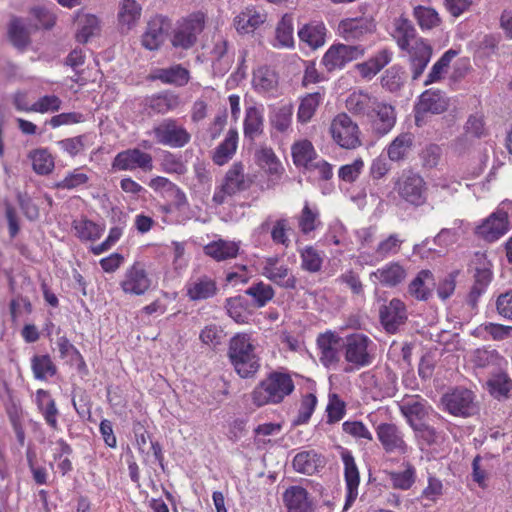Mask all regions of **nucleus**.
<instances>
[{
	"label": "nucleus",
	"instance_id": "obj_1",
	"mask_svg": "<svg viewBox=\"0 0 512 512\" xmlns=\"http://www.w3.org/2000/svg\"><path fill=\"white\" fill-rule=\"evenodd\" d=\"M228 357L241 378L253 377L260 368L259 357L248 334L239 333L230 339Z\"/></svg>",
	"mask_w": 512,
	"mask_h": 512
},
{
	"label": "nucleus",
	"instance_id": "obj_2",
	"mask_svg": "<svg viewBox=\"0 0 512 512\" xmlns=\"http://www.w3.org/2000/svg\"><path fill=\"white\" fill-rule=\"evenodd\" d=\"M291 376L282 372H271L252 392L253 403L258 406L281 403L294 390Z\"/></svg>",
	"mask_w": 512,
	"mask_h": 512
},
{
	"label": "nucleus",
	"instance_id": "obj_3",
	"mask_svg": "<svg viewBox=\"0 0 512 512\" xmlns=\"http://www.w3.org/2000/svg\"><path fill=\"white\" fill-rule=\"evenodd\" d=\"M398 31L402 34L398 39V45L402 50L409 51L412 79L417 80L430 61L432 47L422 40H415L414 44L410 45V40L415 38V29L407 20H403Z\"/></svg>",
	"mask_w": 512,
	"mask_h": 512
},
{
	"label": "nucleus",
	"instance_id": "obj_4",
	"mask_svg": "<svg viewBox=\"0 0 512 512\" xmlns=\"http://www.w3.org/2000/svg\"><path fill=\"white\" fill-rule=\"evenodd\" d=\"M204 25L205 17L203 13L191 14L178 23L171 40L172 45L182 49L191 48L195 45L198 35L202 33Z\"/></svg>",
	"mask_w": 512,
	"mask_h": 512
},
{
	"label": "nucleus",
	"instance_id": "obj_5",
	"mask_svg": "<svg viewBox=\"0 0 512 512\" xmlns=\"http://www.w3.org/2000/svg\"><path fill=\"white\" fill-rule=\"evenodd\" d=\"M474 393L465 388H456L442 396L441 402L445 409L454 416L470 417L479 411L478 404L474 400Z\"/></svg>",
	"mask_w": 512,
	"mask_h": 512
},
{
	"label": "nucleus",
	"instance_id": "obj_6",
	"mask_svg": "<svg viewBox=\"0 0 512 512\" xmlns=\"http://www.w3.org/2000/svg\"><path fill=\"white\" fill-rule=\"evenodd\" d=\"M370 344L372 341L364 334L348 335L343 344L345 360L357 367L369 366L373 362V356L369 352Z\"/></svg>",
	"mask_w": 512,
	"mask_h": 512
},
{
	"label": "nucleus",
	"instance_id": "obj_7",
	"mask_svg": "<svg viewBox=\"0 0 512 512\" xmlns=\"http://www.w3.org/2000/svg\"><path fill=\"white\" fill-rule=\"evenodd\" d=\"M396 190L405 201L419 206L424 203L425 182L423 178L411 170L403 171L396 182Z\"/></svg>",
	"mask_w": 512,
	"mask_h": 512
},
{
	"label": "nucleus",
	"instance_id": "obj_8",
	"mask_svg": "<svg viewBox=\"0 0 512 512\" xmlns=\"http://www.w3.org/2000/svg\"><path fill=\"white\" fill-rule=\"evenodd\" d=\"M333 139L343 148L353 149L360 145L359 128L347 114H339L331 125Z\"/></svg>",
	"mask_w": 512,
	"mask_h": 512
},
{
	"label": "nucleus",
	"instance_id": "obj_9",
	"mask_svg": "<svg viewBox=\"0 0 512 512\" xmlns=\"http://www.w3.org/2000/svg\"><path fill=\"white\" fill-rule=\"evenodd\" d=\"M157 142L171 147L181 148L190 141V134L185 128L177 126L172 119L164 120L153 129Z\"/></svg>",
	"mask_w": 512,
	"mask_h": 512
},
{
	"label": "nucleus",
	"instance_id": "obj_10",
	"mask_svg": "<svg viewBox=\"0 0 512 512\" xmlns=\"http://www.w3.org/2000/svg\"><path fill=\"white\" fill-rule=\"evenodd\" d=\"M172 27L168 17L157 15L147 23V28L142 35V45L148 50H157L165 41Z\"/></svg>",
	"mask_w": 512,
	"mask_h": 512
},
{
	"label": "nucleus",
	"instance_id": "obj_11",
	"mask_svg": "<svg viewBox=\"0 0 512 512\" xmlns=\"http://www.w3.org/2000/svg\"><path fill=\"white\" fill-rule=\"evenodd\" d=\"M112 167L118 170H134L140 168L143 171H151L153 168L152 156L138 148L127 149L115 156Z\"/></svg>",
	"mask_w": 512,
	"mask_h": 512
},
{
	"label": "nucleus",
	"instance_id": "obj_12",
	"mask_svg": "<svg viewBox=\"0 0 512 512\" xmlns=\"http://www.w3.org/2000/svg\"><path fill=\"white\" fill-rule=\"evenodd\" d=\"M368 118L371 121L372 130L378 136L387 134L396 123V113L392 105L376 101Z\"/></svg>",
	"mask_w": 512,
	"mask_h": 512
},
{
	"label": "nucleus",
	"instance_id": "obj_13",
	"mask_svg": "<svg viewBox=\"0 0 512 512\" xmlns=\"http://www.w3.org/2000/svg\"><path fill=\"white\" fill-rule=\"evenodd\" d=\"M381 324L388 333H395L400 325L407 320L405 304L398 298H393L389 304L379 309Z\"/></svg>",
	"mask_w": 512,
	"mask_h": 512
},
{
	"label": "nucleus",
	"instance_id": "obj_14",
	"mask_svg": "<svg viewBox=\"0 0 512 512\" xmlns=\"http://www.w3.org/2000/svg\"><path fill=\"white\" fill-rule=\"evenodd\" d=\"M508 215L505 211L492 213L481 225L477 227V234L484 240L493 242L508 230Z\"/></svg>",
	"mask_w": 512,
	"mask_h": 512
},
{
	"label": "nucleus",
	"instance_id": "obj_15",
	"mask_svg": "<svg viewBox=\"0 0 512 512\" xmlns=\"http://www.w3.org/2000/svg\"><path fill=\"white\" fill-rule=\"evenodd\" d=\"M339 30L347 40L361 39L375 30V23L371 17L347 18L339 23Z\"/></svg>",
	"mask_w": 512,
	"mask_h": 512
},
{
	"label": "nucleus",
	"instance_id": "obj_16",
	"mask_svg": "<svg viewBox=\"0 0 512 512\" xmlns=\"http://www.w3.org/2000/svg\"><path fill=\"white\" fill-rule=\"evenodd\" d=\"M377 436L386 452H406V443L395 424H380L377 427Z\"/></svg>",
	"mask_w": 512,
	"mask_h": 512
},
{
	"label": "nucleus",
	"instance_id": "obj_17",
	"mask_svg": "<svg viewBox=\"0 0 512 512\" xmlns=\"http://www.w3.org/2000/svg\"><path fill=\"white\" fill-rule=\"evenodd\" d=\"M150 284L145 269L139 263H135L127 271L126 279L121 283V286L126 293L142 295L149 289Z\"/></svg>",
	"mask_w": 512,
	"mask_h": 512
},
{
	"label": "nucleus",
	"instance_id": "obj_18",
	"mask_svg": "<svg viewBox=\"0 0 512 512\" xmlns=\"http://www.w3.org/2000/svg\"><path fill=\"white\" fill-rule=\"evenodd\" d=\"M288 512H312L313 504L308 492L301 486H291L283 494Z\"/></svg>",
	"mask_w": 512,
	"mask_h": 512
},
{
	"label": "nucleus",
	"instance_id": "obj_19",
	"mask_svg": "<svg viewBox=\"0 0 512 512\" xmlns=\"http://www.w3.org/2000/svg\"><path fill=\"white\" fill-rule=\"evenodd\" d=\"M449 99L439 90H426L420 96L417 111L441 114L448 109Z\"/></svg>",
	"mask_w": 512,
	"mask_h": 512
},
{
	"label": "nucleus",
	"instance_id": "obj_20",
	"mask_svg": "<svg viewBox=\"0 0 512 512\" xmlns=\"http://www.w3.org/2000/svg\"><path fill=\"white\" fill-rule=\"evenodd\" d=\"M341 338L332 332L319 335L317 344L321 350L320 360L326 367L339 361L338 346Z\"/></svg>",
	"mask_w": 512,
	"mask_h": 512
},
{
	"label": "nucleus",
	"instance_id": "obj_21",
	"mask_svg": "<svg viewBox=\"0 0 512 512\" xmlns=\"http://www.w3.org/2000/svg\"><path fill=\"white\" fill-rule=\"evenodd\" d=\"M435 279L430 270H421L408 286V292L417 300L426 301L432 294Z\"/></svg>",
	"mask_w": 512,
	"mask_h": 512
},
{
	"label": "nucleus",
	"instance_id": "obj_22",
	"mask_svg": "<svg viewBox=\"0 0 512 512\" xmlns=\"http://www.w3.org/2000/svg\"><path fill=\"white\" fill-rule=\"evenodd\" d=\"M217 291L216 282L207 276H202L188 286L187 296L192 301H198L213 297Z\"/></svg>",
	"mask_w": 512,
	"mask_h": 512
},
{
	"label": "nucleus",
	"instance_id": "obj_23",
	"mask_svg": "<svg viewBox=\"0 0 512 512\" xmlns=\"http://www.w3.org/2000/svg\"><path fill=\"white\" fill-rule=\"evenodd\" d=\"M378 99L362 91L352 93L346 100V108L354 115L369 116Z\"/></svg>",
	"mask_w": 512,
	"mask_h": 512
},
{
	"label": "nucleus",
	"instance_id": "obj_24",
	"mask_svg": "<svg viewBox=\"0 0 512 512\" xmlns=\"http://www.w3.org/2000/svg\"><path fill=\"white\" fill-rule=\"evenodd\" d=\"M223 185L229 196L249 188V183L245 181L244 167L241 162L234 163L228 170Z\"/></svg>",
	"mask_w": 512,
	"mask_h": 512
},
{
	"label": "nucleus",
	"instance_id": "obj_25",
	"mask_svg": "<svg viewBox=\"0 0 512 512\" xmlns=\"http://www.w3.org/2000/svg\"><path fill=\"white\" fill-rule=\"evenodd\" d=\"M166 84L184 86L189 82L190 73L181 65H174L169 68L158 69L152 77Z\"/></svg>",
	"mask_w": 512,
	"mask_h": 512
},
{
	"label": "nucleus",
	"instance_id": "obj_26",
	"mask_svg": "<svg viewBox=\"0 0 512 512\" xmlns=\"http://www.w3.org/2000/svg\"><path fill=\"white\" fill-rule=\"evenodd\" d=\"M238 133L235 129H230L224 141L216 148L213 154V161L215 164L222 166L226 164L237 149Z\"/></svg>",
	"mask_w": 512,
	"mask_h": 512
},
{
	"label": "nucleus",
	"instance_id": "obj_27",
	"mask_svg": "<svg viewBox=\"0 0 512 512\" xmlns=\"http://www.w3.org/2000/svg\"><path fill=\"white\" fill-rule=\"evenodd\" d=\"M238 250L239 247L235 242L225 241L222 239L214 241L204 247L205 254L217 261L236 257Z\"/></svg>",
	"mask_w": 512,
	"mask_h": 512
},
{
	"label": "nucleus",
	"instance_id": "obj_28",
	"mask_svg": "<svg viewBox=\"0 0 512 512\" xmlns=\"http://www.w3.org/2000/svg\"><path fill=\"white\" fill-rule=\"evenodd\" d=\"M371 276L376 277L383 285L396 286L406 277L405 269L398 263H391L382 269L373 272Z\"/></svg>",
	"mask_w": 512,
	"mask_h": 512
},
{
	"label": "nucleus",
	"instance_id": "obj_29",
	"mask_svg": "<svg viewBox=\"0 0 512 512\" xmlns=\"http://www.w3.org/2000/svg\"><path fill=\"white\" fill-rule=\"evenodd\" d=\"M322 460L320 455L314 451H303L293 459V467L297 472L312 475L321 466Z\"/></svg>",
	"mask_w": 512,
	"mask_h": 512
},
{
	"label": "nucleus",
	"instance_id": "obj_30",
	"mask_svg": "<svg viewBox=\"0 0 512 512\" xmlns=\"http://www.w3.org/2000/svg\"><path fill=\"white\" fill-rule=\"evenodd\" d=\"M141 6L136 0H122L118 13V21L122 28L130 30L141 15Z\"/></svg>",
	"mask_w": 512,
	"mask_h": 512
},
{
	"label": "nucleus",
	"instance_id": "obj_31",
	"mask_svg": "<svg viewBox=\"0 0 512 512\" xmlns=\"http://www.w3.org/2000/svg\"><path fill=\"white\" fill-rule=\"evenodd\" d=\"M414 136L411 133H402L398 135L389 145L387 153L392 161L403 160L411 150Z\"/></svg>",
	"mask_w": 512,
	"mask_h": 512
},
{
	"label": "nucleus",
	"instance_id": "obj_32",
	"mask_svg": "<svg viewBox=\"0 0 512 512\" xmlns=\"http://www.w3.org/2000/svg\"><path fill=\"white\" fill-rule=\"evenodd\" d=\"M225 308L228 315L237 323H247L250 312L248 300L241 295L226 299Z\"/></svg>",
	"mask_w": 512,
	"mask_h": 512
},
{
	"label": "nucleus",
	"instance_id": "obj_33",
	"mask_svg": "<svg viewBox=\"0 0 512 512\" xmlns=\"http://www.w3.org/2000/svg\"><path fill=\"white\" fill-rule=\"evenodd\" d=\"M8 36L11 43L23 50L30 44V31L24 26L20 18L14 17L9 24Z\"/></svg>",
	"mask_w": 512,
	"mask_h": 512
},
{
	"label": "nucleus",
	"instance_id": "obj_34",
	"mask_svg": "<svg viewBox=\"0 0 512 512\" xmlns=\"http://www.w3.org/2000/svg\"><path fill=\"white\" fill-rule=\"evenodd\" d=\"M263 275L277 285L286 289H295L297 279L293 275H289V269L284 266L263 268Z\"/></svg>",
	"mask_w": 512,
	"mask_h": 512
},
{
	"label": "nucleus",
	"instance_id": "obj_35",
	"mask_svg": "<svg viewBox=\"0 0 512 512\" xmlns=\"http://www.w3.org/2000/svg\"><path fill=\"white\" fill-rule=\"evenodd\" d=\"M315 156L314 147L308 140L297 142L292 146V157L296 166L313 167L312 160Z\"/></svg>",
	"mask_w": 512,
	"mask_h": 512
},
{
	"label": "nucleus",
	"instance_id": "obj_36",
	"mask_svg": "<svg viewBox=\"0 0 512 512\" xmlns=\"http://www.w3.org/2000/svg\"><path fill=\"white\" fill-rule=\"evenodd\" d=\"M180 101L178 95L164 92L148 99V106L155 112L165 114L178 107Z\"/></svg>",
	"mask_w": 512,
	"mask_h": 512
},
{
	"label": "nucleus",
	"instance_id": "obj_37",
	"mask_svg": "<svg viewBox=\"0 0 512 512\" xmlns=\"http://www.w3.org/2000/svg\"><path fill=\"white\" fill-rule=\"evenodd\" d=\"M301 41L316 49L324 44L325 28L323 25H305L298 32Z\"/></svg>",
	"mask_w": 512,
	"mask_h": 512
},
{
	"label": "nucleus",
	"instance_id": "obj_38",
	"mask_svg": "<svg viewBox=\"0 0 512 512\" xmlns=\"http://www.w3.org/2000/svg\"><path fill=\"white\" fill-rule=\"evenodd\" d=\"M256 158L259 165L270 175L279 176L281 174L282 165L271 148H261L256 152Z\"/></svg>",
	"mask_w": 512,
	"mask_h": 512
},
{
	"label": "nucleus",
	"instance_id": "obj_39",
	"mask_svg": "<svg viewBox=\"0 0 512 512\" xmlns=\"http://www.w3.org/2000/svg\"><path fill=\"white\" fill-rule=\"evenodd\" d=\"M263 132V117L256 107H250L246 112L244 121V134L253 140L256 135Z\"/></svg>",
	"mask_w": 512,
	"mask_h": 512
},
{
	"label": "nucleus",
	"instance_id": "obj_40",
	"mask_svg": "<svg viewBox=\"0 0 512 512\" xmlns=\"http://www.w3.org/2000/svg\"><path fill=\"white\" fill-rule=\"evenodd\" d=\"M278 84L275 71L268 67H260L254 72L253 85L256 89L270 91Z\"/></svg>",
	"mask_w": 512,
	"mask_h": 512
},
{
	"label": "nucleus",
	"instance_id": "obj_41",
	"mask_svg": "<svg viewBox=\"0 0 512 512\" xmlns=\"http://www.w3.org/2000/svg\"><path fill=\"white\" fill-rule=\"evenodd\" d=\"M33 170L41 175L49 174L54 168V160L47 149H36L30 153Z\"/></svg>",
	"mask_w": 512,
	"mask_h": 512
},
{
	"label": "nucleus",
	"instance_id": "obj_42",
	"mask_svg": "<svg viewBox=\"0 0 512 512\" xmlns=\"http://www.w3.org/2000/svg\"><path fill=\"white\" fill-rule=\"evenodd\" d=\"M414 16L422 29H432L439 26L441 23L438 13L430 7L421 5L415 7Z\"/></svg>",
	"mask_w": 512,
	"mask_h": 512
},
{
	"label": "nucleus",
	"instance_id": "obj_43",
	"mask_svg": "<svg viewBox=\"0 0 512 512\" xmlns=\"http://www.w3.org/2000/svg\"><path fill=\"white\" fill-rule=\"evenodd\" d=\"M246 295L254 299L255 306L263 307L274 297V290L270 285L258 282L245 291Z\"/></svg>",
	"mask_w": 512,
	"mask_h": 512
},
{
	"label": "nucleus",
	"instance_id": "obj_44",
	"mask_svg": "<svg viewBox=\"0 0 512 512\" xmlns=\"http://www.w3.org/2000/svg\"><path fill=\"white\" fill-rule=\"evenodd\" d=\"M32 370L36 379L44 380L47 375L53 376L56 373V366L49 355H35L32 358Z\"/></svg>",
	"mask_w": 512,
	"mask_h": 512
},
{
	"label": "nucleus",
	"instance_id": "obj_45",
	"mask_svg": "<svg viewBox=\"0 0 512 512\" xmlns=\"http://www.w3.org/2000/svg\"><path fill=\"white\" fill-rule=\"evenodd\" d=\"M404 82L405 72L398 66H392L387 69L381 79L382 86L387 88L390 92L400 90Z\"/></svg>",
	"mask_w": 512,
	"mask_h": 512
},
{
	"label": "nucleus",
	"instance_id": "obj_46",
	"mask_svg": "<svg viewBox=\"0 0 512 512\" xmlns=\"http://www.w3.org/2000/svg\"><path fill=\"white\" fill-rule=\"evenodd\" d=\"M327 423L332 424L340 421L346 413V403L336 393L329 395V402L326 408Z\"/></svg>",
	"mask_w": 512,
	"mask_h": 512
},
{
	"label": "nucleus",
	"instance_id": "obj_47",
	"mask_svg": "<svg viewBox=\"0 0 512 512\" xmlns=\"http://www.w3.org/2000/svg\"><path fill=\"white\" fill-rule=\"evenodd\" d=\"M320 94L311 93L304 97L298 109V119L302 123L308 122L315 113L316 107L319 105Z\"/></svg>",
	"mask_w": 512,
	"mask_h": 512
},
{
	"label": "nucleus",
	"instance_id": "obj_48",
	"mask_svg": "<svg viewBox=\"0 0 512 512\" xmlns=\"http://www.w3.org/2000/svg\"><path fill=\"white\" fill-rule=\"evenodd\" d=\"M263 23L259 14L241 13L234 19L236 30L240 33H249Z\"/></svg>",
	"mask_w": 512,
	"mask_h": 512
},
{
	"label": "nucleus",
	"instance_id": "obj_49",
	"mask_svg": "<svg viewBox=\"0 0 512 512\" xmlns=\"http://www.w3.org/2000/svg\"><path fill=\"white\" fill-rule=\"evenodd\" d=\"M389 477L392 485L396 489L407 490L415 482V470L411 465L403 472H389Z\"/></svg>",
	"mask_w": 512,
	"mask_h": 512
},
{
	"label": "nucleus",
	"instance_id": "obj_50",
	"mask_svg": "<svg viewBox=\"0 0 512 512\" xmlns=\"http://www.w3.org/2000/svg\"><path fill=\"white\" fill-rule=\"evenodd\" d=\"M316 404L317 398L314 394L310 393L305 395L301 401V406L298 415L293 420V425L297 426L308 422L315 409Z\"/></svg>",
	"mask_w": 512,
	"mask_h": 512
},
{
	"label": "nucleus",
	"instance_id": "obj_51",
	"mask_svg": "<svg viewBox=\"0 0 512 512\" xmlns=\"http://www.w3.org/2000/svg\"><path fill=\"white\" fill-rule=\"evenodd\" d=\"M228 51V41L223 37H219L214 44L212 49V55L215 60L213 62V68L218 70L219 73L225 74L229 69V64L227 63L225 66L222 64V59L227 54Z\"/></svg>",
	"mask_w": 512,
	"mask_h": 512
},
{
	"label": "nucleus",
	"instance_id": "obj_52",
	"mask_svg": "<svg viewBox=\"0 0 512 512\" xmlns=\"http://www.w3.org/2000/svg\"><path fill=\"white\" fill-rule=\"evenodd\" d=\"M342 460L345 467V481L347 486L359 485L360 477L354 457L349 451L342 452Z\"/></svg>",
	"mask_w": 512,
	"mask_h": 512
},
{
	"label": "nucleus",
	"instance_id": "obj_53",
	"mask_svg": "<svg viewBox=\"0 0 512 512\" xmlns=\"http://www.w3.org/2000/svg\"><path fill=\"white\" fill-rule=\"evenodd\" d=\"M490 393L499 398L506 397L511 388V381L506 374H498L487 382Z\"/></svg>",
	"mask_w": 512,
	"mask_h": 512
},
{
	"label": "nucleus",
	"instance_id": "obj_54",
	"mask_svg": "<svg viewBox=\"0 0 512 512\" xmlns=\"http://www.w3.org/2000/svg\"><path fill=\"white\" fill-rule=\"evenodd\" d=\"M276 37L279 43L285 47L293 46V26L290 17L285 15L276 28Z\"/></svg>",
	"mask_w": 512,
	"mask_h": 512
},
{
	"label": "nucleus",
	"instance_id": "obj_55",
	"mask_svg": "<svg viewBox=\"0 0 512 512\" xmlns=\"http://www.w3.org/2000/svg\"><path fill=\"white\" fill-rule=\"evenodd\" d=\"M302 268L309 272H318L321 269L322 258L312 247L308 246L301 252Z\"/></svg>",
	"mask_w": 512,
	"mask_h": 512
},
{
	"label": "nucleus",
	"instance_id": "obj_56",
	"mask_svg": "<svg viewBox=\"0 0 512 512\" xmlns=\"http://www.w3.org/2000/svg\"><path fill=\"white\" fill-rule=\"evenodd\" d=\"M322 63L328 71H333L336 68L343 67L345 64L341 51V44L332 45L325 53Z\"/></svg>",
	"mask_w": 512,
	"mask_h": 512
},
{
	"label": "nucleus",
	"instance_id": "obj_57",
	"mask_svg": "<svg viewBox=\"0 0 512 512\" xmlns=\"http://www.w3.org/2000/svg\"><path fill=\"white\" fill-rule=\"evenodd\" d=\"M82 22V27L76 34V39L79 43H87L90 37L98 30V19L94 15H85Z\"/></svg>",
	"mask_w": 512,
	"mask_h": 512
},
{
	"label": "nucleus",
	"instance_id": "obj_58",
	"mask_svg": "<svg viewBox=\"0 0 512 512\" xmlns=\"http://www.w3.org/2000/svg\"><path fill=\"white\" fill-rule=\"evenodd\" d=\"M61 100L55 95H45L31 105L32 112H57L61 108Z\"/></svg>",
	"mask_w": 512,
	"mask_h": 512
},
{
	"label": "nucleus",
	"instance_id": "obj_59",
	"mask_svg": "<svg viewBox=\"0 0 512 512\" xmlns=\"http://www.w3.org/2000/svg\"><path fill=\"white\" fill-rule=\"evenodd\" d=\"M31 14L38 21L37 24L31 25V28L37 30L39 28L51 29L55 25V16L46 8L35 7L31 9Z\"/></svg>",
	"mask_w": 512,
	"mask_h": 512
},
{
	"label": "nucleus",
	"instance_id": "obj_60",
	"mask_svg": "<svg viewBox=\"0 0 512 512\" xmlns=\"http://www.w3.org/2000/svg\"><path fill=\"white\" fill-rule=\"evenodd\" d=\"M77 235L84 240H96L100 238L102 229L90 220H84L75 225Z\"/></svg>",
	"mask_w": 512,
	"mask_h": 512
},
{
	"label": "nucleus",
	"instance_id": "obj_61",
	"mask_svg": "<svg viewBox=\"0 0 512 512\" xmlns=\"http://www.w3.org/2000/svg\"><path fill=\"white\" fill-rule=\"evenodd\" d=\"M458 270L449 273L438 285L437 293L442 300L448 299L454 292L456 287V277Z\"/></svg>",
	"mask_w": 512,
	"mask_h": 512
},
{
	"label": "nucleus",
	"instance_id": "obj_62",
	"mask_svg": "<svg viewBox=\"0 0 512 512\" xmlns=\"http://www.w3.org/2000/svg\"><path fill=\"white\" fill-rule=\"evenodd\" d=\"M401 411L407 418L409 424L417 420H422L426 415L425 406L420 402L405 404L401 407Z\"/></svg>",
	"mask_w": 512,
	"mask_h": 512
},
{
	"label": "nucleus",
	"instance_id": "obj_63",
	"mask_svg": "<svg viewBox=\"0 0 512 512\" xmlns=\"http://www.w3.org/2000/svg\"><path fill=\"white\" fill-rule=\"evenodd\" d=\"M362 159H356L352 164L344 165L339 169V177L346 182H354L363 168Z\"/></svg>",
	"mask_w": 512,
	"mask_h": 512
},
{
	"label": "nucleus",
	"instance_id": "obj_64",
	"mask_svg": "<svg viewBox=\"0 0 512 512\" xmlns=\"http://www.w3.org/2000/svg\"><path fill=\"white\" fill-rule=\"evenodd\" d=\"M499 315L512 320V291L500 294L496 300Z\"/></svg>",
	"mask_w": 512,
	"mask_h": 512
}]
</instances>
